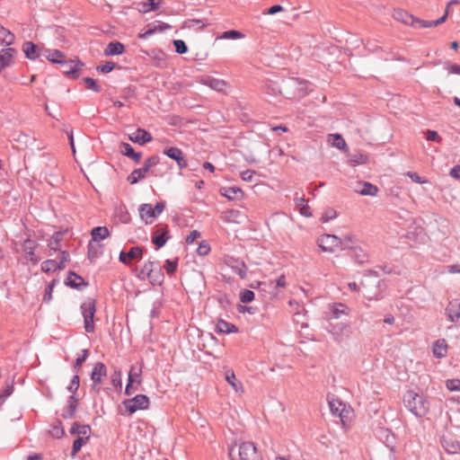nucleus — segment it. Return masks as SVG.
I'll use <instances>...</instances> for the list:
<instances>
[{
    "mask_svg": "<svg viewBox=\"0 0 460 460\" xmlns=\"http://www.w3.org/2000/svg\"><path fill=\"white\" fill-rule=\"evenodd\" d=\"M405 407L417 418H423L429 410V403L423 394L407 391L403 396Z\"/></svg>",
    "mask_w": 460,
    "mask_h": 460,
    "instance_id": "1",
    "label": "nucleus"
},
{
    "mask_svg": "<svg viewBox=\"0 0 460 460\" xmlns=\"http://www.w3.org/2000/svg\"><path fill=\"white\" fill-rule=\"evenodd\" d=\"M231 460H261V455L252 442H243L238 447L232 446L228 452Z\"/></svg>",
    "mask_w": 460,
    "mask_h": 460,
    "instance_id": "2",
    "label": "nucleus"
},
{
    "mask_svg": "<svg viewBox=\"0 0 460 460\" xmlns=\"http://www.w3.org/2000/svg\"><path fill=\"white\" fill-rule=\"evenodd\" d=\"M279 93L288 99L300 98L306 94V83L296 78L282 80Z\"/></svg>",
    "mask_w": 460,
    "mask_h": 460,
    "instance_id": "3",
    "label": "nucleus"
},
{
    "mask_svg": "<svg viewBox=\"0 0 460 460\" xmlns=\"http://www.w3.org/2000/svg\"><path fill=\"white\" fill-rule=\"evenodd\" d=\"M348 242H351V238L349 236H347L345 240H341L334 234H324L317 241L318 246L322 251L327 252H333L335 249L339 247L343 250L349 249V246L347 243Z\"/></svg>",
    "mask_w": 460,
    "mask_h": 460,
    "instance_id": "4",
    "label": "nucleus"
},
{
    "mask_svg": "<svg viewBox=\"0 0 460 460\" xmlns=\"http://www.w3.org/2000/svg\"><path fill=\"white\" fill-rule=\"evenodd\" d=\"M159 163V157L156 155L150 156L147 158L142 168L135 169L128 176V181L130 184H136L140 180L146 178V172L153 167L155 166Z\"/></svg>",
    "mask_w": 460,
    "mask_h": 460,
    "instance_id": "5",
    "label": "nucleus"
},
{
    "mask_svg": "<svg viewBox=\"0 0 460 460\" xmlns=\"http://www.w3.org/2000/svg\"><path fill=\"white\" fill-rule=\"evenodd\" d=\"M81 311L84 317V330L86 332H93L94 331L93 317L96 312L95 301L88 299L81 305Z\"/></svg>",
    "mask_w": 460,
    "mask_h": 460,
    "instance_id": "6",
    "label": "nucleus"
},
{
    "mask_svg": "<svg viewBox=\"0 0 460 460\" xmlns=\"http://www.w3.org/2000/svg\"><path fill=\"white\" fill-rule=\"evenodd\" d=\"M123 405L129 414H132L138 410L147 409L149 406V398L145 394H137L132 399L125 400Z\"/></svg>",
    "mask_w": 460,
    "mask_h": 460,
    "instance_id": "7",
    "label": "nucleus"
},
{
    "mask_svg": "<svg viewBox=\"0 0 460 460\" xmlns=\"http://www.w3.org/2000/svg\"><path fill=\"white\" fill-rule=\"evenodd\" d=\"M61 66V71L72 78H76L79 76V71L82 66H84V63L74 60H66L65 58L59 63Z\"/></svg>",
    "mask_w": 460,
    "mask_h": 460,
    "instance_id": "8",
    "label": "nucleus"
},
{
    "mask_svg": "<svg viewBox=\"0 0 460 460\" xmlns=\"http://www.w3.org/2000/svg\"><path fill=\"white\" fill-rule=\"evenodd\" d=\"M393 17L394 20L401 22L406 25L412 26L414 28L419 27V22H422L421 19L416 18L402 9H396L394 11Z\"/></svg>",
    "mask_w": 460,
    "mask_h": 460,
    "instance_id": "9",
    "label": "nucleus"
},
{
    "mask_svg": "<svg viewBox=\"0 0 460 460\" xmlns=\"http://www.w3.org/2000/svg\"><path fill=\"white\" fill-rule=\"evenodd\" d=\"M441 445L448 454L460 453V442L451 434H445L441 437Z\"/></svg>",
    "mask_w": 460,
    "mask_h": 460,
    "instance_id": "10",
    "label": "nucleus"
},
{
    "mask_svg": "<svg viewBox=\"0 0 460 460\" xmlns=\"http://www.w3.org/2000/svg\"><path fill=\"white\" fill-rule=\"evenodd\" d=\"M355 192L363 196H376L378 192V188L370 182L357 181L353 187Z\"/></svg>",
    "mask_w": 460,
    "mask_h": 460,
    "instance_id": "11",
    "label": "nucleus"
},
{
    "mask_svg": "<svg viewBox=\"0 0 460 460\" xmlns=\"http://www.w3.org/2000/svg\"><path fill=\"white\" fill-rule=\"evenodd\" d=\"M171 26L164 22H159L158 24L149 23L145 30L139 32L138 38L146 40L156 31H164L165 30H169Z\"/></svg>",
    "mask_w": 460,
    "mask_h": 460,
    "instance_id": "12",
    "label": "nucleus"
},
{
    "mask_svg": "<svg viewBox=\"0 0 460 460\" xmlns=\"http://www.w3.org/2000/svg\"><path fill=\"white\" fill-rule=\"evenodd\" d=\"M447 315L450 322L460 325V302L457 300L450 301L446 308Z\"/></svg>",
    "mask_w": 460,
    "mask_h": 460,
    "instance_id": "13",
    "label": "nucleus"
},
{
    "mask_svg": "<svg viewBox=\"0 0 460 460\" xmlns=\"http://www.w3.org/2000/svg\"><path fill=\"white\" fill-rule=\"evenodd\" d=\"M168 227L166 226L157 227L152 236V242L157 248L163 247L168 240Z\"/></svg>",
    "mask_w": 460,
    "mask_h": 460,
    "instance_id": "14",
    "label": "nucleus"
},
{
    "mask_svg": "<svg viewBox=\"0 0 460 460\" xmlns=\"http://www.w3.org/2000/svg\"><path fill=\"white\" fill-rule=\"evenodd\" d=\"M143 256V249L139 246L131 247L128 252H121L119 253V261L124 264H128L130 260L141 259Z\"/></svg>",
    "mask_w": 460,
    "mask_h": 460,
    "instance_id": "15",
    "label": "nucleus"
},
{
    "mask_svg": "<svg viewBox=\"0 0 460 460\" xmlns=\"http://www.w3.org/2000/svg\"><path fill=\"white\" fill-rule=\"evenodd\" d=\"M129 140L139 145H144L152 141V136L149 132L143 128H137L136 131L128 135Z\"/></svg>",
    "mask_w": 460,
    "mask_h": 460,
    "instance_id": "16",
    "label": "nucleus"
},
{
    "mask_svg": "<svg viewBox=\"0 0 460 460\" xmlns=\"http://www.w3.org/2000/svg\"><path fill=\"white\" fill-rule=\"evenodd\" d=\"M22 50L29 59H36L39 57H42V50H40L38 46L31 41H26L22 45Z\"/></svg>",
    "mask_w": 460,
    "mask_h": 460,
    "instance_id": "17",
    "label": "nucleus"
},
{
    "mask_svg": "<svg viewBox=\"0 0 460 460\" xmlns=\"http://www.w3.org/2000/svg\"><path fill=\"white\" fill-rule=\"evenodd\" d=\"M65 283L66 285L77 289H82L87 286V283L84 281V279L73 271L69 272Z\"/></svg>",
    "mask_w": 460,
    "mask_h": 460,
    "instance_id": "18",
    "label": "nucleus"
},
{
    "mask_svg": "<svg viewBox=\"0 0 460 460\" xmlns=\"http://www.w3.org/2000/svg\"><path fill=\"white\" fill-rule=\"evenodd\" d=\"M163 4V0H147L137 4V10L139 13H146L151 11H155Z\"/></svg>",
    "mask_w": 460,
    "mask_h": 460,
    "instance_id": "19",
    "label": "nucleus"
},
{
    "mask_svg": "<svg viewBox=\"0 0 460 460\" xmlns=\"http://www.w3.org/2000/svg\"><path fill=\"white\" fill-rule=\"evenodd\" d=\"M201 83L204 85H207L209 88L217 92H222L227 84L226 82L222 79H217L210 76L202 78Z\"/></svg>",
    "mask_w": 460,
    "mask_h": 460,
    "instance_id": "20",
    "label": "nucleus"
},
{
    "mask_svg": "<svg viewBox=\"0 0 460 460\" xmlns=\"http://www.w3.org/2000/svg\"><path fill=\"white\" fill-rule=\"evenodd\" d=\"M226 381L232 386L235 393L241 394L243 392L242 383L237 380L234 373L231 369H227L225 374Z\"/></svg>",
    "mask_w": 460,
    "mask_h": 460,
    "instance_id": "21",
    "label": "nucleus"
},
{
    "mask_svg": "<svg viewBox=\"0 0 460 460\" xmlns=\"http://www.w3.org/2000/svg\"><path fill=\"white\" fill-rule=\"evenodd\" d=\"M14 52L15 49L13 48L4 49L0 51V72L11 65Z\"/></svg>",
    "mask_w": 460,
    "mask_h": 460,
    "instance_id": "22",
    "label": "nucleus"
},
{
    "mask_svg": "<svg viewBox=\"0 0 460 460\" xmlns=\"http://www.w3.org/2000/svg\"><path fill=\"white\" fill-rule=\"evenodd\" d=\"M22 248L25 252V257L27 260H30L33 263L38 262V258L36 257L35 252H34L35 248H36V244H35L34 241H32L31 239H26L23 242Z\"/></svg>",
    "mask_w": 460,
    "mask_h": 460,
    "instance_id": "23",
    "label": "nucleus"
},
{
    "mask_svg": "<svg viewBox=\"0 0 460 460\" xmlns=\"http://www.w3.org/2000/svg\"><path fill=\"white\" fill-rule=\"evenodd\" d=\"M120 152L123 155L131 158L137 164H138L141 160V153L135 152L133 147L128 143L120 144Z\"/></svg>",
    "mask_w": 460,
    "mask_h": 460,
    "instance_id": "24",
    "label": "nucleus"
},
{
    "mask_svg": "<svg viewBox=\"0 0 460 460\" xmlns=\"http://www.w3.org/2000/svg\"><path fill=\"white\" fill-rule=\"evenodd\" d=\"M107 375V369L103 363L97 362L91 374V379L94 383H100L102 378Z\"/></svg>",
    "mask_w": 460,
    "mask_h": 460,
    "instance_id": "25",
    "label": "nucleus"
},
{
    "mask_svg": "<svg viewBox=\"0 0 460 460\" xmlns=\"http://www.w3.org/2000/svg\"><path fill=\"white\" fill-rule=\"evenodd\" d=\"M42 57L54 64H59L65 58L64 53L58 49L43 50Z\"/></svg>",
    "mask_w": 460,
    "mask_h": 460,
    "instance_id": "26",
    "label": "nucleus"
},
{
    "mask_svg": "<svg viewBox=\"0 0 460 460\" xmlns=\"http://www.w3.org/2000/svg\"><path fill=\"white\" fill-rule=\"evenodd\" d=\"M92 242L100 243L101 240L110 236V231L106 226H96L91 232Z\"/></svg>",
    "mask_w": 460,
    "mask_h": 460,
    "instance_id": "27",
    "label": "nucleus"
},
{
    "mask_svg": "<svg viewBox=\"0 0 460 460\" xmlns=\"http://www.w3.org/2000/svg\"><path fill=\"white\" fill-rule=\"evenodd\" d=\"M125 51V47L122 43L119 41H111L110 42L105 50L104 55L105 56H116V55H121Z\"/></svg>",
    "mask_w": 460,
    "mask_h": 460,
    "instance_id": "28",
    "label": "nucleus"
},
{
    "mask_svg": "<svg viewBox=\"0 0 460 460\" xmlns=\"http://www.w3.org/2000/svg\"><path fill=\"white\" fill-rule=\"evenodd\" d=\"M215 330L219 333H234L238 332V328L234 324L222 319L217 321Z\"/></svg>",
    "mask_w": 460,
    "mask_h": 460,
    "instance_id": "29",
    "label": "nucleus"
},
{
    "mask_svg": "<svg viewBox=\"0 0 460 460\" xmlns=\"http://www.w3.org/2000/svg\"><path fill=\"white\" fill-rule=\"evenodd\" d=\"M138 212L141 219L144 220L146 224L151 223V221H148V218L155 217L154 208L150 204L140 205Z\"/></svg>",
    "mask_w": 460,
    "mask_h": 460,
    "instance_id": "30",
    "label": "nucleus"
},
{
    "mask_svg": "<svg viewBox=\"0 0 460 460\" xmlns=\"http://www.w3.org/2000/svg\"><path fill=\"white\" fill-rule=\"evenodd\" d=\"M164 276L161 267L158 263H155V266L153 268V271L150 273L147 279L152 285H161L164 282Z\"/></svg>",
    "mask_w": 460,
    "mask_h": 460,
    "instance_id": "31",
    "label": "nucleus"
},
{
    "mask_svg": "<svg viewBox=\"0 0 460 460\" xmlns=\"http://www.w3.org/2000/svg\"><path fill=\"white\" fill-rule=\"evenodd\" d=\"M228 265L234 270L237 275H239L241 279H244L246 277V265L243 261L231 259L228 261Z\"/></svg>",
    "mask_w": 460,
    "mask_h": 460,
    "instance_id": "32",
    "label": "nucleus"
},
{
    "mask_svg": "<svg viewBox=\"0 0 460 460\" xmlns=\"http://www.w3.org/2000/svg\"><path fill=\"white\" fill-rule=\"evenodd\" d=\"M221 193L223 196L227 198L228 199H238L243 196V191L238 187H226L221 190Z\"/></svg>",
    "mask_w": 460,
    "mask_h": 460,
    "instance_id": "33",
    "label": "nucleus"
},
{
    "mask_svg": "<svg viewBox=\"0 0 460 460\" xmlns=\"http://www.w3.org/2000/svg\"><path fill=\"white\" fill-rule=\"evenodd\" d=\"M447 345L445 340H438L433 345V354L435 357L441 358L447 355Z\"/></svg>",
    "mask_w": 460,
    "mask_h": 460,
    "instance_id": "34",
    "label": "nucleus"
},
{
    "mask_svg": "<svg viewBox=\"0 0 460 460\" xmlns=\"http://www.w3.org/2000/svg\"><path fill=\"white\" fill-rule=\"evenodd\" d=\"M295 204L301 215L306 217L312 216L310 208L307 205V201L303 197H296L295 199Z\"/></svg>",
    "mask_w": 460,
    "mask_h": 460,
    "instance_id": "35",
    "label": "nucleus"
},
{
    "mask_svg": "<svg viewBox=\"0 0 460 460\" xmlns=\"http://www.w3.org/2000/svg\"><path fill=\"white\" fill-rule=\"evenodd\" d=\"M272 288V289H276L277 288H285L286 287V278L284 275H281L275 282V284L273 283V281H270L269 284H266V283H260L259 284V289L260 291H265V288Z\"/></svg>",
    "mask_w": 460,
    "mask_h": 460,
    "instance_id": "36",
    "label": "nucleus"
},
{
    "mask_svg": "<svg viewBox=\"0 0 460 460\" xmlns=\"http://www.w3.org/2000/svg\"><path fill=\"white\" fill-rule=\"evenodd\" d=\"M327 401L332 413L335 416L340 413L341 409L345 405L341 400L331 397L330 395L327 396Z\"/></svg>",
    "mask_w": 460,
    "mask_h": 460,
    "instance_id": "37",
    "label": "nucleus"
},
{
    "mask_svg": "<svg viewBox=\"0 0 460 460\" xmlns=\"http://www.w3.org/2000/svg\"><path fill=\"white\" fill-rule=\"evenodd\" d=\"M14 35L9 30L1 27L0 28V40L2 44H4L5 46H10L14 41Z\"/></svg>",
    "mask_w": 460,
    "mask_h": 460,
    "instance_id": "38",
    "label": "nucleus"
},
{
    "mask_svg": "<svg viewBox=\"0 0 460 460\" xmlns=\"http://www.w3.org/2000/svg\"><path fill=\"white\" fill-rule=\"evenodd\" d=\"M102 253V245L100 243H94L90 241L88 244V257L89 259H94Z\"/></svg>",
    "mask_w": 460,
    "mask_h": 460,
    "instance_id": "39",
    "label": "nucleus"
},
{
    "mask_svg": "<svg viewBox=\"0 0 460 460\" xmlns=\"http://www.w3.org/2000/svg\"><path fill=\"white\" fill-rule=\"evenodd\" d=\"M350 256L355 260L356 262L363 264L367 261V254L361 249L355 247L351 251Z\"/></svg>",
    "mask_w": 460,
    "mask_h": 460,
    "instance_id": "40",
    "label": "nucleus"
},
{
    "mask_svg": "<svg viewBox=\"0 0 460 460\" xmlns=\"http://www.w3.org/2000/svg\"><path fill=\"white\" fill-rule=\"evenodd\" d=\"M329 141H332V145L340 150H343L347 147V144H346L345 140L339 134L330 135Z\"/></svg>",
    "mask_w": 460,
    "mask_h": 460,
    "instance_id": "41",
    "label": "nucleus"
},
{
    "mask_svg": "<svg viewBox=\"0 0 460 460\" xmlns=\"http://www.w3.org/2000/svg\"><path fill=\"white\" fill-rule=\"evenodd\" d=\"M447 12H445L444 15L436 21L422 20V22H419V27L431 28V27L438 26V25L442 24L443 22H445V21L447 20Z\"/></svg>",
    "mask_w": 460,
    "mask_h": 460,
    "instance_id": "42",
    "label": "nucleus"
},
{
    "mask_svg": "<svg viewBox=\"0 0 460 460\" xmlns=\"http://www.w3.org/2000/svg\"><path fill=\"white\" fill-rule=\"evenodd\" d=\"M155 263L156 262L154 261L146 262L142 269L140 270V271L138 272L137 277L143 280L148 279L150 273L153 271V268L155 266Z\"/></svg>",
    "mask_w": 460,
    "mask_h": 460,
    "instance_id": "43",
    "label": "nucleus"
},
{
    "mask_svg": "<svg viewBox=\"0 0 460 460\" xmlns=\"http://www.w3.org/2000/svg\"><path fill=\"white\" fill-rule=\"evenodd\" d=\"M43 271H56L57 270L64 269V265H59L56 260H48L42 263Z\"/></svg>",
    "mask_w": 460,
    "mask_h": 460,
    "instance_id": "44",
    "label": "nucleus"
},
{
    "mask_svg": "<svg viewBox=\"0 0 460 460\" xmlns=\"http://www.w3.org/2000/svg\"><path fill=\"white\" fill-rule=\"evenodd\" d=\"M164 154L174 161H177V160L181 161V158H183V153L178 147L167 148L164 151Z\"/></svg>",
    "mask_w": 460,
    "mask_h": 460,
    "instance_id": "45",
    "label": "nucleus"
},
{
    "mask_svg": "<svg viewBox=\"0 0 460 460\" xmlns=\"http://www.w3.org/2000/svg\"><path fill=\"white\" fill-rule=\"evenodd\" d=\"M367 160V155L360 154V153H357V154L351 155V156L349 158V164L353 166H356L358 164H366Z\"/></svg>",
    "mask_w": 460,
    "mask_h": 460,
    "instance_id": "46",
    "label": "nucleus"
},
{
    "mask_svg": "<svg viewBox=\"0 0 460 460\" xmlns=\"http://www.w3.org/2000/svg\"><path fill=\"white\" fill-rule=\"evenodd\" d=\"M141 368H137L136 367H131V369L128 373V378H131L132 382L137 385L141 384Z\"/></svg>",
    "mask_w": 460,
    "mask_h": 460,
    "instance_id": "47",
    "label": "nucleus"
},
{
    "mask_svg": "<svg viewBox=\"0 0 460 460\" xmlns=\"http://www.w3.org/2000/svg\"><path fill=\"white\" fill-rule=\"evenodd\" d=\"M205 27V23L199 19H190L184 22L183 28L192 29L199 28L203 29Z\"/></svg>",
    "mask_w": 460,
    "mask_h": 460,
    "instance_id": "48",
    "label": "nucleus"
},
{
    "mask_svg": "<svg viewBox=\"0 0 460 460\" xmlns=\"http://www.w3.org/2000/svg\"><path fill=\"white\" fill-rule=\"evenodd\" d=\"M88 356H89V351H88V349H83V350H82V356H80V357H78V358H76V360H75V365H74V370H75V372H77V371L80 369V367H81L82 364L86 360V358H88Z\"/></svg>",
    "mask_w": 460,
    "mask_h": 460,
    "instance_id": "49",
    "label": "nucleus"
},
{
    "mask_svg": "<svg viewBox=\"0 0 460 460\" xmlns=\"http://www.w3.org/2000/svg\"><path fill=\"white\" fill-rule=\"evenodd\" d=\"M243 37V35L240 31L234 30L226 31L221 36L222 39L226 40H237Z\"/></svg>",
    "mask_w": 460,
    "mask_h": 460,
    "instance_id": "50",
    "label": "nucleus"
},
{
    "mask_svg": "<svg viewBox=\"0 0 460 460\" xmlns=\"http://www.w3.org/2000/svg\"><path fill=\"white\" fill-rule=\"evenodd\" d=\"M88 440H84V438L78 437L73 443L72 447V456L74 457L82 448L83 445H84Z\"/></svg>",
    "mask_w": 460,
    "mask_h": 460,
    "instance_id": "51",
    "label": "nucleus"
},
{
    "mask_svg": "<svg viewBox=\"0 0 460 460\" xmlns=\"http://www.w3.org/2000/svg\"><path fill=\"white\" fill-rule=\"evenodd\" d=\"M173 46L178 54H185L188 51L186 43L181 40H174Z\"/></svg>",
    "mask_w": 460,
    "mask_h": 460,
    "instance_id": "52",
    "label": "nucleus"
},
{
    "mask_svg": "<svg viewBox=\"0 0 460 460\" xmlns=\"http://www.w3.org/2000/svg\"><path fill=\"white\" fill-rule=\"evenodd\" d=\"M84 82L88 89L93 90L95 93H99L101 91V87L94 79L91 77H84Z\"/></svg>",
    "mask_w": 460,
    "mask_h": 460,
    "instance_id": "53",
    "label": "nucleus"
},
{
    "mask_svg": "<svg viewBox=\"0 0 460 460\" xmlns=\"http://www.w3.org/2000/svg\"><path fill=\"white\" fill-rule=\"evenodd\" d=\"M254 299V293L252 290L244 289L241 292L240 300L243 303H250Z\"/></svg>",
    "mask_w": 460,
    "mask_h": 460,
    "instance_id": "54",
    "label": "nucleus"
},
{
    "mask_svg": "<svg viewBox=\"0 0 460 460\" xmlns=\"http://www.w3.org/2000/svg\"><path fill=\"white\" fill-rule=\"evenodd\" d=\"M91 434V428L89 425H81L79 426L78 437L84 438V440H88Z\"/></svg>",
    "mask_w": 460,
    "mask_h": 460,
    "instance_id": "55",
    "label": "nucleus"
},
{
    "mask_svg": "<svg viewBox=\"0 0 460 460\" xmlns=\"http://www.w3.org/2000/svg\"><path fill=\"white\" fill-rule=\"evenodd\" d=\"M79 384H80V378L77 375H75L72 377L70 385L67 386V390L70 393L75 394L79 388Z\"/></svg>",
    "mask_w": 460,
    "mask_h": 460,
    "instance_id": "56",
    "label": "nucleus"
},
{
    "mask_svg": "<svg viewBox=\"0 0 460 460\" xmlns=\"http://www.w3.org/2000/svg\"><path fill=\"white\" fill-rule=\"evenodd\" d=\"M347 307L343 304H335L332 305V314L334 318H339L341 314H346Z\"/></svg>",
    "mask_w": 460,
    "mask_h": 460,
    "instance_id": "57",
    "label": "nucleus"
},
{
    "mask_svg": "<svg viewBox=\"0 0 460 460\" xmlns=\"http://www.w3.org/2000/svg\"><path fill=\"white\" fill-rule=\"evenodd\" d=\"M446 386L450 391H460V380L449 379L447 381Z\"/></svg>",
    "mask_w": 460,
    "mask_h": 460,
    "instance_id": "58",
    "label": "nucleus"
},
{
    "mask_svg": "<svg viewBox=\"0 0 460 460\" xmlns=\"http://www.w3.org/2000/svg\"><path fill=\"white\" fill-rule=\"evenodd\" d=\"M279 86L280 85H278L276 83L270 82L265 84L264 88L267 93L270 95H275L277 93H279Z\"/></svg>",
    "mask_w": 460,
    "mask_h": 460,
    "instance_id": "59",
    "label": "nucleus"
},
{
    "mask_svg": "<svg viewBox=\"0 0 460 460\" xmlns=\"http://www.w3.org/2000/svg\"><path fill=\"white\" fill-rule=\"evenodd\" d=\"M114 67L115 63L109 61L106 62L104 65L98 66L96 69L102 73H110L114 69Z\"/></svg>",
    "mask_w": 460,
    "mask_h": 460,
    "instance_id": "60",
    "label": "nucleus"
},
{
    "mask_svg": "<svg viewBox=\"0 0 460 460\" xmlns=\"http://www.w3.org/2000/svg\"><path fill=\"white\" fill-rule=\"evenodd\" d=\"M426 138L429 141H434L440 143L442 141L441 137L438 136V132L435 130H427L426 131Z\"/></svg>",
    "mask_w": 460,
    "mask_h": 460,
    "instance_id": "61",
    "label": "nucleus"
},
{
    "mask_svg": "<svg viewBox=\"0 0 460 460\" xmlns=\"http://www.w3.org/2000/svg\"><path fill=\"white\" fill-rule=\"evenodd\" d=\"M255 171L252 170H246L243 172H241V178L244 181L252 182L253 181V177L255 175Z\"/></svg>",
    "mask_w": 460,
    "mask_h": 460,
    "instance_id": "62",
    "label": "nucleus"
},
{
    "mask_svg": "<svg viewBox=\"0 0 460 460\" xmlns=\"http://www.w3.org/2000/svg\"><path fill=\"white\" fill-rule=\"evenodd\" d=\"M337 217V213L332 208H328L322 217L323 222H328L331 219H333Z\"/></svg>",
    "mask_w": 460,
    "mask_h": 460,
    "instance_id": "63",
    "label": "nucleus"
},
{
    "mask_svg": "<svg viewBox=\"0 0 460 460\" xmlns=\"http://www.w3.org/2000/svg\"><path fill=\"white\" fill-rule=\"evenodd\" d=\"M178 263L176 261L166 260L164 268L169 274L173 273L177 270Z\"/></svg>",
    "mask_w": 460,
    "mask_h": 460,
    "instance_id": "64",
    "label": "nucleus"
}]
</instances>
